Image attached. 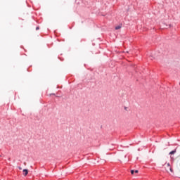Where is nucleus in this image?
Here are the masks:
<instances>
[{"label": "nucleus", "mask_w": 180, "mask_h": 180, "mask_svg": "<svg viewBox=\"0 0 180 180\" xmlns=\"http://www.w3.org/2000/svg\"><path fill=\"white\" fill-rule=\"evenodd\" d=\"M135 174H138L139 173V170H134Z\"/></svg>", "instance_id": "nucleus-5"}, {"label": "nucleus", "mask_w": 180, "mask_h": 180, "mask_svg": "<svg viewBox=\"0 0 180 180\" xmlns=\"http://www.w3.org/2000/svg\"><path fill=\"white\" fill-rule=\"evenodd\" d=\"M176 153V150H172L171 152H169V155H172L175 154Z\"/></svg>", "instance_id": "nucleus-2"}, {"label": "nucleus", "mask_w": 180, "mask_h": 180, "mask_svg": "<svg viewBox=\"0 0 180 180\" xmlns=\"http://www.w3.org/2000/svg\"><path fill=\"white\" fill-rule=\"evenodd\" d=\"M39 29H40V27H36V30H39Z\"/></svg>", "instance_id": "nucleus-6"}, {"label": "nucleus", "mask_w": 180, "mask_h": 180, "mask_svg": "<svg viewBox=\"0 0 180 180\" xmlns=\"http://www.w3.org/2000/svg\"><path fill=\"white\" fill-rule=\"evenodd\" d=\"M119 29H122V25H118L115 27V30H119Z\"/></svg>", "instance_id": "nucleus-3"}, {"label": "nucleus", "mask_w": 180, "mask_h": 180, "mask_svg": "<svg viewBox=\"0 0 180 180\" xmlns=\"http://www.w3.org/2000/svg\"><path fill=\"white\" fill-rule=\"evenodd\" d=\"M134 173H135L134 170H131V175H134Z\"/></svg>", "instance_id": "nucleus-4"}, {"label": "nucleus", "mask_w": 180, "mask_h": 180, "mask_svg": "<svg viewBox=\"0 0 180 180\" xmlns=\"http://www.w3.org/2000/svg\"><path fill=\"white\" fill-rule=\"evenodd\" d=\"M22 172H23L24 176H26L27 175V174H29V170L27 169H24L22 170Z\"/></svg>", "instance_id": "nucleus-1"}]
</instances>
